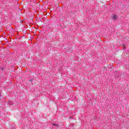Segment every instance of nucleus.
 Listing matches in <instances>:
<instances>
[{
    "mask_svg": "<svg viewBox=\"0 0 129 129\" xmlns=\"http://www.w3.org/2000/svg\"><path fill=\"white\" fill-rule=\"evenodd\" d=\"M116 18H117L116 15H114L112 17V19L114 20V21H115V20H116Z\"/></svg>",
    "mask_w": 129,
    "mask_h": 129,
    "instance_id": "f257e3e1",
    "label": "nucleus"
},
{
    "mask_svg": "<svg viewBox=\"0 0 129 129\" xmlns=\"http://www.w3.org/2000/svg\"><path fill=\"white\" fill-rule=\"evenodd\" d=\"M52 125H55V126L58 127V124H53Z\"/></svg>",
    "mask_w": 129,
    "mask_h": 129,
    "instance_id": "f03ea898",
    "label": "nucleus"
},
{
    "mask_svg": "<svg viewBox=\"0 0 129 129\" xmlns=\"http://www.w3.org/2000/svg\"><path fill=\"white\" fill-rule=\"evenodd\" d=\"M33 82V80H30V82Z\"/></svg>",
    "mask_w": 129,
    "mask_h": 129,
    "instance_id": "7ed1b4c3",
    "label": "nucleus"
},
{
    "mask_svg": "<svg viewBox=\"0 0 129 129\" xmlns=\"http://www.w3.org/2000/svg\"><path fill=\"white\" fill-rule=\"evenodd\" d=\"M1 96H2V95H1V94H0V97H1Z\"/></svg>",
    "mask_w": 129,
    "mask_h": 129,
    "instance_id": "20e7f679",
    "label": "nucleus"
}]
</instances>
